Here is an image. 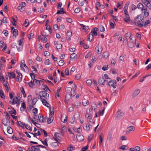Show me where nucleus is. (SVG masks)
<instances>
[{
	"label": "nucleus",
	"instance_id": "nucleus-1",
	"mask_svg": "<svg viewBox=\"0 0 151 151\" xmlns=\"http://www.w3.org/2000/svg\"><path fill=\"white\" fill-rule=\"evenodd\" d=\"M107 82H109V85L110 86H111L114 88H116V81L115 80H113L112 81H107Z\"/></svg>",
	"mask_w": 151,
	"mask_h": 151
},
{
	"label": "nucleus",
	"instance_id": "nucleus-2",
	"mask_svg": "<svg viewBox=\"0 0 151 151\" xmlns=\"http://www.w3.org/2000/svg\"><path fill=\"white\" fill-rule=\"evenodd\" d=\"M102 48L101 45H98L95 48V51L98 54H100L102 51Z\"/></svg>",
	"mask_w": 151,
	"mask_h": 151
},
{
	"label": "nucleus",
	"instance_id": "nucleus-3",
	"mask_svg": "<svg viewBox=\"0 0 151 151\" xmlns=\"http://www.w3.org/2000/svg\"><path fill=\"white\" fill-rule=\"evenodd\" d=\"M150 22V21L149 20H146L145 22H142V23H137V26L139 27H141L143 26H145L146 25L149 24Z\"/></svg>",
	"mask_w": 151,
	"mask_h": 151
},
{
	"label": "nucleus",
	"instance_id": "nucleus-4",
	"mask_svg": "<svg viewBox=\"0 0 151 151\" xmlns=\"http://www.w3.org/2000/svg\"><path fill=\"white\" fill-rule=\"evenodd\" d=\"M2 122L4 126H9L10 124V123L9 120H8L5 118L3 119L2 120Z\"/></svg>",
	"mask_w": 151,
	"mask_h": 151
},
{
	"label": "nucleus",
	"instance_id": "nucleus-5",
	"mask_svg": "<svg viewBox=\"0 0 151 151\" xmlns=\"http://www.w3.org/2000/svg\"><path fill=\"white\" fill-rule=\"evenodd\" d=\"M20 101L19 99H18L17 97H15L13 99L12 104L14 105L17 104V106H18L19 104Z\"/></svg>",
	"mask_w": 151,
	"mask_h": 151
},
{
	"label": "nucleus",
	"instance_id": "nucleus-6",
	"mask_svg": "<svg viewBox=\"0 0 151 151\" xmlns=\"http://www.w3.org/2000/svg\"><path fill=\"white\" fill-rule=\"evenodd\" d=\"M40 93L42 96L44 97L46 99H47L49 98V96L48 93L45 91H41L40 92Z\"/></svg>",
	"mask_w": 151,
	"mask_h": 151
},
{
	"label": "nucleus",
	"instance_id": "nucleus-7",
	"mask_svg": "<svg viewBox=\"0 0 151 151\" xmlns=\"http://www.w3.org/2000/svg\"><path fill=\"white\" fill-rule=\"evenodd\" d=\"M98 30V29L97 28L95 27L91 30V32L90 33L91 34V35H92L93 37V35L97 36L98 35L97 31Z\"/></svg>",
	"mask_w": 151,
	"mask_h": 151
},
{
	"label": "nucleus",
	"instance_id": "nucleus-8",
	"mask_svg": "<svg viewBox=\"0 0 151 151\" xmlns=\"http://www.w3.org/2000/svg\"><path fill=\"white\" fill-rule=\"evenodd\" d=\"M124 115V113L121 110L119 109L117 112L116 117L118 118H120L123 116Z\"/></svg>",
	"mask_w": 151,
	"mask_h": 151
},
{
	"label": "nucleus",
	"instance_id": "nucleus-9",
	"mask_svg": "<svg viewBox=\"0 0 151 151\" xmlns=\"http://www.w3.org/2000/svg\"><path fill=\"white\" fill-rule=\"evenodd\" d=\"M135 42L133 41L132 38H130L129 41L128 42V46L131 48H132L134 46Z\"/></svg>",
	"mask_w": 151,
	"mask_h": 151
},
{
	"label": "nucleus",
	"instance_id": "nucleus-10",
	"mask_svg": "<svg viewBox=\"0 0 151 151\" xmlns=\"http://www.w3.org/2000/svg\"><path fill=\"white\" fill-rule=\"evenodd\" d=\"M60 134L58 133H56L55 134V137L53 138L57 142H58V140H60L61 138L60 136Z\"/></svg>",
	"mask_w": 151,
	"mask_h": 151
},
{
	"label": "nucleus",
	"instance_id": "nucleus-11",
	"mask_svg": "<svg viewBox=\"0 0 151 151\" xmlns=\"http://www.w3.org/2000/svg\"><path fill=\"white\" fill-rule=\"evenodd\" d=\"M105 80L104 79V78L103 77L99 78L98 82L99 84L104 85L105 84Z\"/></svg>",
	"mask_w": 151,
	"mask_h": 151
},
{
	"label": "nucleus",
	"instance_id": "nucleus-12",
	"mask_svg": "<svg viewBox=\"0 0 151 151\" xmlns=\"http://www.w3.org/2000/svg\"><path fill=\"white\" fill-rule=\"evenodd\" d=\"M143 11L144 15L146 17H147L149 16V12L147 10V9L146 7L144 9H142V11Z\"/></svg>",
	"mask_w": 151,
	"mask_h": 151
},
{
	"label": "nucleus",
	"instance_id": "nucleus-13",
	"mask_svg": "<svg viewBox=\"0 0 151 151\" xmlns=\"http://www.w3.org/2000/svg\"><path fill=\"white\" fill-rule=\"evenodd\" d=\"M22 75L21 73H19L17 77L16 80L17 81L20 82L22 80Z\"/></svg>",
	"mask_w": 151,
	"mask_h": 151
},
{
	"label": "nucleus",
	"instance_id": "nucleus-14",
	"mask_svg": "<svg viewBox=\"0 0 151 151\" xmlns=\"http://www.w3.org/2000/svg\"><path fill=\"white\" fill-rule=\"evenodd\" d=\"M41 101L44 105L47 107H49L48 105H49V104L45 99H41Z\"/></svg>",
	"mask_w": 151,
	"mask_h": 151
},
{
	"label": "nucleus",
	"instance_id": "nucleus-15",
	"mask_svg": "<svg viewBox=\"0 0 151 151\" xmlns=\"http://www.w3.org/2000/svg\"><path fill=\"white\" fill-rule=\"evenodd\" d=\"M142 19L143 18L141 17L140 15H138L136 18L135 20L137 22V23H141V22Z\"/></svg>",
	"mask_w": 151,
	"mask_h": 151
},
{
	"label": "nucleus",
	"instance_id": "nucleus-16",
	"mask_svg": "<svg viewBox=\"0 0 151 151\" xmlns=\"http://www.w3.org/2000/svg\"><path fill=\"white\" fill-rule=\"evenodd\" d=\"M76 138L78 141L79 142H81L83 141L84 139V137L82 135H79L76 136Z\"/></svg>",
	"mask_w": 151,
	"mask_h": 151
},
{
	"label": "nucleus",
	"instance_id": "nucleus-17",
	"mask_svg": "<svg viewBox=\"0 0 151 151\" xmlns=\"http://www.w3.org/2000/svg\"><path fill=\"white\" fill-rule=\"evenodd\" d=\"M8 76L9 77L10 79L11 78H15V75L13 72L11 73L8 72Z\"/></svg>",
	"mask_w": 151,
	"mask_h": 151
},
{
	"label": "nucleus",
	"instance_id": "nucleus-18",
	"mask_svg": "<svg viewBox=\"0 0 151 151\" xmlns=\"http://www.w3.org/2000/svg\"><path fill=\"white\" fill-rule=\"evenodd\" d=\"M39 147L36 146H33L31 147V151H41Z\"/></svg>",
	"mask_w": 151,
	"mask_h": 151
},
{
	"label": "nucleus",
	"instance_id": "nucleus-19",
	"mask_svg": "<svg viewBox=\"0 0 151 151\" xmlns=\"http://www.w3.org/2000/svg\"><path fill=\"white\" fill-rule=\"evenodd\" d=\"M140 90L139 89H137L135 90L133 92L132 94L133 97H135L137 96L139 93Z\"/></svg>",
	"mask_w": 151,
	"mask_h": 151
},
{
	"label": "nucleus",
	"instance_id": "nucleus-20",
	"mask_svg": "<svg viewBox=\"0 0 151 151\" xmlns=\"http://www.w3.org/2000/svg\"><path fill=\"white\" fill-rule=\"evenodd\" d=\"M85 117L88 119L87 122H88L90 123L93 121V120L91 116H87V114H86Z\"/></svg>",
	"mask_w": 151,
	"mask_h": 151
},
{
	"label": "nucleus",
	"instance_id": "nucleus-21",
	"mask_svg": "<svg viewBox=\"0 0 151 151\" xmlns=\"http://www.w3.org/2000/svg\"><path fill=\"white\" fill-rule=\"evenodd\" d=\"M109 55V53L108 52H104L103 53V56L105 59L107 58Z\"/></svg>",
	"mask_w": 151,
	"mask_h": 151
},
{
	"label": "nucleus",
	"instance_id": "nucleus-22",
	"mask_svg": "<svg viewBox=\"0 0 151 151\" xmlns=\"http://www.w3.org/2000/svg\"><path fill=\"white\" fill-rule=\"evenodd\" d=\"M137 7L138 9H141V11H142V9H144L145 8L143 5L141 3H139L137 5Z\"/></svg>",
	"mask_w": 151,
	"mask_h": 151
},
{
	"label": "nucleus",
	"instance_id": "nucleus-23",
	"mask_svg": "<svg viewBox=\"0 0 151 151\" xmlns=\"http://www.w3.org/2000/svg\"><path fill=\"white\" fill-rule=\"evenodd\" d=\"M38 118L39 120V121L41 123H43L44 122L45 119L43 118V116H38Z\"/></svg>",
	"mask_w": 151,
	"mask_h": 151
},
{
	"label": "nucleus",
	"instance_id": "nucleus-24",
	"mask_svg": "<svg viewBox=\"0 0 151 151\" xmlns=\"http://www.w3.org/2000/svg\"><path fill=\"white\" fill-rule=\"evenodd\" d=\"M17 123L19 126L21 127L23 129H24V126H25V125H26L25 123H24L23 122L20 121L18 122Z\"/></svg>",
	"mask_w": 151,
	"mask_h": 151
},
{
	"label": "nucleus",
	"instance_id": "nucleus-25",
	"mask_svg": "<svg viewBox=\"0 0 151 151\" xmlns=\"http://www.w3.org/2000/svg\"><path fill=\"white\" fill-rule=\"evenodd\" d=\"M34 83H36L39 86L40 85V82H42L43 81L42 80L39 81L36 79L33 80Z\"/></svg>",
	"mask_w": 151,
	"mask_h": 151
},
{
	"label": "nucleus",
	"instance_id": "nucleus-26",
	"mask_svg": "<svg viewBox=\"0 0 151 151\" xmlns=\"http://www.w3.org/2000/svg\"><path fill=\"white\" fill-rule=\"evenodd\" d=\"M77 56V55L75 53H73L71 55L70 57V60H72L75 59V58Z\"/></svg>",
	"mask_w": 151,
	"mask_h": 151
},
{
	"label": "nucleus",
	"instance_id": "nucleus-27",
	"mask_svg": "<svg viewBox=\"0 0 151 151\" xmlns=\"http://www.w3.org/2000/svg\"><path fill=\"white\" fill-rule=\"evenodd\" d=\"M7 130L8 133L9 134H12L13 132L12 129L10 127L7 128Z\"/></svg>",
	"mask_w": 151,
	"mask_h": 151
},
{
	"label": "nucleus",
	"instance_id": "nucleus-28",
	"mask_svg": "<svg viewBox=\"0 0 151 151\" xmlns=\"http://www.w3.org/2000/svg\"><path fill=\"white\" fill-rule=\"evenodd\" d=\"M93 38V37L92 35H91V34L90 33L88 36L87 40L91 42Z\"/></svg>",
	"mask_w": 151,
	"mask_h": 151
},
{
	"label": "nucleus",
	"instance_id": "nucleus-29",
	"mask_svg": "<svg viewBox=\"0 0 151 151\" xmlns=\"http://www.w3.org/2000/svg\"><path fill=\"white\" fill-rule=\"evenodd\" d=\"M86 114L87 116H91V114L92 113V111H91L89 108H87L86 110Z\"/></svg>",
	"mask_w": 151,
	"mask_h": 151
},
{
	"label": "nucleus",
	"instance_id": "nucleus-30",
	"mask_svg": "<svg viewBox=\"0 0 151 151\" xmlns=\"http://www.w3.org/2000/svg\"><path fill=\"white\" fill-rule=\"evenodd\" d=\"M13 35L16 37L18 35V31L17 29H14L13 32Z\"/></svg>",
	"mask_w": 151,
	"mask_h": 151
},
{
	"label": "nucleus",
	"instance_id": "nucleus-31",
	"mask_svg": "<svg viewBox=\"0 0 151 151\" xmlns=\"http://www.w3.org/2000/svg\"><path fill=\"white\" fill-rule=\"evenodd\" d=\"M26 109V104L25 102H23L22 104V107L20 108L21 111H24Z\"/></svg>",
	"mask_w": 151,
	"mask_h": 151
},
{
	"label": "nucleus",
	"instance_id": "nucleus-32",
	"mask_svg": "<svg viewBox=\"0 0 151 151\" xmlns=\"http://www.w3.org/2000/svg\"><path fill=\"white\" fill-rule=\"evenodd\" d=\"M0 96H1L2 99H4L5 98L4 92L1 89H0Z\"/></svg>",
	"mask_w": 151,
	"mask_h": 151
},
{
	"label": "nucleus",
	"instance_id": "nucleus-33",
	"mask_svg": "<svg viewBox=\"0 0 151 151\" xmlns=\"http://www.w3.org/2000/svg\"><path fill=\"white\" fill-rule=\"evenodd\" d=\"M72 32H70V31H68L67 33V36L69 37H68V39L69 40H71V38H70V37L72 36Z\"/></svg>",
	"mask_w": 151,
	"mask_h": 151
},
{
	"label": "nucleus",
	"instance_id": "nucleus-34",
	"mask_svg": "<svg viewBox=\"0 0 151 151\" xmlns=\"http://www.w3.org/2000/svg\"><path fill=\"white\" fill-rule=\"evenodd\" d=\"M80 25L83 27V29L86 31L88 30L89 29V27L88 26H85L81 24H80Z\"/></svg>",
	"mask_w": 151,
	"mask_h": 151
},
{
	"label": "nucleus",
	"instance_id": "nucleus-35",
	"mask_svg": "<svg viewBox=\"0 0 151 151\" xmlns=\"http://www.w3.org/2000/svg\"><path fill=\"white\" fill-rule=\"evenodd\" d=\"M119 148L120 149L126 150L128 149V147L126 145H122Z\"/></svg>",
	"mask_w": 151,
	"mask_h": 151
},
{
	"label": "nucleus",
	"instance_id": "nucleus-36",
	"mask_svg": "<svg viewBox=\"0 0 151 151\" xmlns=\"http://www.w3.org/2000/svg\"><path fill=\"white\" fill-rule=\"evenodd\" d=\"M37 98H34L32 101V107H33L34 105L35 104L36 102L37 101Z\"/></svg>",
	"mask_w": 151,
	"mask_h": 151
},
{
	"label": "nucleus",
	"instance_id": "nucleus-37",
	"mask_svg": "<svg viewBox=\"0 0 151 151\" xmlns=\"http://www.w3.org/2000/svg\"><path fill=\"white\" fill-rule=\"evenodd\" d=\"M62 10L60 11L59 10H58L57 11V12L56 13V14H63V13H66V12L63 10V8H62L61 9Z\"/></svg>",
	"mask_w": 151,
	"mask_h": 151
},
{
	"label": "nucleus",
	"instance_id": "nucleus-38",
	"mask_svg": "<svg viewBox=\"0 0 151 151\" xmlns=\"http://www.w3.org/2000/svg\"><path fill=\"white\" fill-rule=\"evenodd\" d=\"M91 108L92 109H93L94 110L96 109L97 105L96 103L94 102L91 105Z\"/></svg>",
	"mask_w": 151,
	"mask_h": 151
},
{
	"label": "nucleus",
	"instance_id": "nucleus-39",
	"mask_svg": "<svg viewBox=\"0 0 151 151\" xmlns=\"http://www.w3.org/2000/svg\"><path fill=\"white\" fill-rule=\"evenodd\" d=\"M127 129L129 132L134 131L135 128L134 126H131L128 127Z\"/></svg>",
	"mask_w": 151,
	"mask_h": 151
},
{
	"label": "nucleus",
	"instance_id": "nucleus-40",
	"mask_svg": "<svg viewBox=\"0 0 151 151\" xmlns=\"http://www.w3.org/2000/svg\"><path fill=\"white\" fill-rule=\"evenodd\" d=\"M129 4V2H127L125 5L124 7V12L127 11L128 5Z\"/></svg>",
	"mask_w": 151,
	"mask_h": 151
},
{
	"label": "nucleus",
	"instance_id": "nucleus-41",
	"mask_svg": "<svg viewBox=\"0 0 151 151\" xmlns=\"http://www.w3.org/2000/svg\"><path fill=\"white\" fill-rule=\"evenodd\" d=\"M72 90V89L71 87H68L65 88V92L67 93L70 94V91H71Z\"/></svg>",
	"mask_w": 151,
	"mask_h": 151
},
{
	"label": "nucleus",
	"instance_id": "nucleus-42",
	"mask_svg": "<svg viewBox=\"0 0 151 151\" xmlns=\"http://www.w3.org/2000/svg\"><path fill=\"white\" fill-rule=\"evenodd\" d=\"M91 126V125L90 124H87L85 128V129L87 131H89L90 130Z\"/></svg>",
	"mask_w": 151,
	"mask_h": 151
},
{
	"label": "nucleus",
	"instance_id": "nucleus-43",
	"mask_svg": "<svg viewBox=\"0 0 151 151\" xmlns=\"http://www.w3.org/2000/svg\"><path fill=\"white\" fill-rule=\"evenodd\" d=\"M53 118L51 116L50 118H48L47 120V122L48 124H50L51 123L53 120Z\"/></svg>",
	"mask_w": 151,
	"mask_h": 151
},
{
	"label": "nucleus",
	"instance_id": "nucleus-44",
	"mask_svg": "<svg viewBox=\"0 0 151 151\" xmlns=\"http://www.w3.org/2000/svg\"><path fill=\"white\" fill-rule=\"evenodd\" d=\"M21 91L23 93L24 97H25L26 96V94L25 93L24 89L22 87H21Z\"/></svg>",
	"mask_w": 151,
	"mask_h": 151
},
{
	"label": "nucleus",
	"instance_id": "nucleus-45",
	"mask_svg": "<svg viewBox=\"0 0 151 151\" xmlns=\"http://www.w3.org/2000/svg\"><path fill=\"white\" fill-rule=\"evenodd\" d=\"M18 9L20 10V12H22L24 11V8L21 6H19L17 7Z\"/></svg>",
	"mask_w": 151,
	"mask_h": 151
},
{
	"label": "nucleus",
	"instance_id": "nucleus-46",
	"mask_svg": "<svg viewBox=\"0 0 151 151\" xmlns=\"http://www.w3.org/2000/svg\"><path fill=\"white\" fill-rule=\"evenodd\" d=\"M46 29L47 30L49 31L50 34H51L52 33V29H51V27L50 26L48 25V26H47V27L46 28Z\"/></svg>",
	"mask_w": 151,
	"mask_h": 151
},
{
	"label": "nucleus",
	"instance_id": "nucleus-47",
	"mask_svg": "<svg viewBox=\"0 0 151 151\" xmlns=\"http://www.w3.org/2000/svg\"><path fill=\"white\" fill-rule=\"evenodd\" d=\"M64 64V61L63 60H60L58 63V65L60 66H63Z\"/></svg>",
	"mask_w": 151,
	"mask_h": 151
},
{
	"label": "nucleus",
	"instance_id": "nucleus-48",
	"mask_svg": "<svg viewBox=\"0 0 151 151\" xmlns=\"http://www.w3.org/2000/svg\"><path fill=\"white\" fill-rule=\"evenodd\" d=\"M25 128L29 130L30 131H32V127H31L30 126L28 125L27 124H26L25 126Z\"/></svg>",
	"mask_w": 151,
	"mask_h": 151
},
{
	"label": "nucleus",
	"instance_id": "nucleus-49",
	"mask_svg": "<svg viewBox=\"0 0 151 151\" xmlns=\"http://www.w3.org/2000/svg\"><path fill=\"white\" fill-rule=\"evenodd\" d=\"M29 24V21L27 19H26L24 24V26L26 27H27L28 26Z\"/></svg>",
	"mask_w": 151,
	"mask_h": 151
},
{
	"label": "nucleus",
	"instance_id": "nucleus-50",
	"mask_svg": "<svg viewBox=\"0 0 151 151\" xmlns=\"http://www.w3.org/2000/svg\"><path fill=\"white\" fill-rule=\"evenodd\" d=\"M48 141V140L47 138H45V140L43 141V142H42V144L45 146H48V145L47 143V142Z\"/></svg>",
	"mask_w": 151,
	"mask_h": 151
},
{
	"label": "nucleus",
	"instance_id": "nucleus-51",
	"mask_svg": "<svg viewBox=\"0 0 151 151\" xmlns=\"http://www.w3.org/2000/svg\"><path fill=\"white\" fill-rule=\"evenodd\" d=\"M100 31L101 32H104L105 31V29L104 26L100 25L99 26Z\"/></svg>",
	"mask_w": 151,
	"mask_h": 151
},
{
	"label": "nucleus",
	"instance_id": "nucleus-52",
	"mask_svg": "<svg viewBox=\"0 0 151 151\" xmlns=\"http://www.w3.org/2000/svg\"><path fill=\"white\" fill-rule=\"evenodd\" d=\"M34 84V83L33 82V81H31L30 82H29L28 83V84L29 85V86L31 87H33Z\"/></svg>",
	"mask_w": 151,
	"mask_h": 151
},
{
	"label": "nucleus",
	"instance_id": "nucleus-53",
	"mask_svg": "<svg viewBox=\"0 0 151 151\" xmlns=\"http://www.w3.org/2000/svg\"><path fill=\"white\" fill-rule=\"evenodd\" d=\"M29 118H30L31 121H32V123H33V124L34 125H35L37 127H38V126H37L36 125V124H37L39 125H40V124H38L37 123L35 122H34V121L32 119V118H31L30 117H29Z\"/></svg>",
	"mask_w": 151,
	"mask_h": 151
},
{
	"label": "nucleus",
	"instance_id": "nucleus-54",
	"mask_svg": "<svg viewBox=\"0 0 151 151\" xmlns=\"http://www.w3.org/2000/svg\"><path fill=\"white\" fill-rule=\"evenodd\" d=\"M44 86L45 87L42 88V89L44 90L46 92V91H47L48 90L49 91H51V90L49 88L47 85H45Z\"/></svg>",
	"mask_w": 151,
	"mask_h": 151
},
{
	"label": "nucleus",
	"instance_id": "nucleus-55",
	"mask_svg": "<svg viewBox=\"0 0 151 151\" xmlns=\"http://www.w3.org/2000/svg\"><path fill=\"white\" fill-rule=\"evenodd\" d=\"M141 1L146 6L149 3V1L147 0H141Z\"/></svg>",
	"mask_w": 151,
	"mask_h": 151
},
{
	"label": "nucleus",
	"instance_id": "nucleus-56",
	"mask_svg": "<svg viewBox=\"0 0 151 151\" xmlns=\"http://www.w3.org/2000/svg\"><path fill=\"white\" fill-rule=\"evenodd\" d=\"M62 47V45L61 44H58L57 46H56V49L58 50V49L61 48Z\"/></svg>",
	"mask_w": 151,
	"mask_h": 151
},
{
	"label": "nucleus",
	"instance_id": "nucleus-57",
	"mask_svg": "<svg viewBox=\"0 0 151 151\" xmlns=\"http://www.w3.org/2000/svg\"><path fill=\"white\" fill-rule=\"evenodd\" d=\"M86 83L88 86H90L92 83V81L91 80L88 79L87 80Z\"/></svg>",
	"mask_w": 151,
	"mask_h": 151
},
{
	"label": "nucleus",
	"instance_id": "nucleus-58",
	"mask_svg": "<svg viewBox=\"0 0 151 151\" xmlns=\"http://www.w3.org/2000/svg\"><path fill=\"white\" fill-rule=\"evenodd\" d=\"M50 55V52L47 51H45L44 53V55L45 56H49Z\"/></svg>",
	"mask_w": 151,
	"mask_h": 151
},
{
	"label": "nucleus",
	"instance_id": "nucleus-59",
	"mask_svg": "<svg viewBox=\"0 0 151 151\" xmlns=\"http://www.w3.org/2000/svg\"><path fill=\"white\" fill-rule=\"evenodd\" d=\"M74 149V147H73V146L71 145H70V147L68 148V150L69 151H72V150H73Z\"/></svg>",
	"mask_w": 151,
	"mask_h": 151
},
{
	"label": "nucleus",
	"instance_id": "nucleus-60",
	"mask_svg": "<svg viewBox=\"0 0 151 151\" xmlns=\"http://www.w3.org/2000/svg\"><path fill=\"white\" fill-rule=\"evenodd\" d=\"M92 55V52H89L88 53L87 55L85 56V58H88L91 57Z\"/></svg>",
	"mask_w": 151,
	"mask_h": 151
},
{
	"label": "nucleus",
	"instance_id": "nucleus-61",
	"mask_svg": "<svg viewBox=\"0 0 151 151\" xmlns=\"http://www.w3.org/2000/svg\"><path fill=\"white\" fill-rule=\"evenodd\" d=\"M45 64L46 65H49L50 64V62L49 59L46 60L45 62Z\"/></svg>",
	"mask_w": 151,
	"mask_h": 151
},
{
	"label": "nucleus",
	"instance_id": "nucleus-62",
	"mask_svg": "<svg viewBox=\"0 0 151 151\" xmlns=\"http://www.w3.org/2000/svg\"><path fill=\"white\" fill-rule=\"evenodd\" d=\"M108 65H104L102 68L103 70L104 71L108 69Z\"/></svg>",
	"mask_w": 151,
	"mask_h": 151
},
{
	"label": "nucleus",
	"instance_id": "nucleus-63",
	"mask_svg": "<svg viewBox=\"0 0 151 151\" xmlns=\"http://www.w3.org/2000/svg\"><path fill=\"white\" fill-rule=\"evenodd\" d=\"M2 33L4 34L5 36L6 37H7L8 36V32L6 30H4Z\"/></svg>",
	"mask_w": 151,
	"mask_h": 151
},
{
	"label": "nucleus",
	"instance_id": "nucleus-64",
	"mask_svg": "<svg viewBox=\"0 0 151 151\" xmlns=\"http://www.w3.org/2000/svg\"><path fill=\"white\" fill-rule=\"evenodd\" d=\"M14 93L13 92H10L9 97L11 99H12L14 97Z\"/></svg>",
	"mask_w": 151,
	"mask_h": 151
}]
</instances>
